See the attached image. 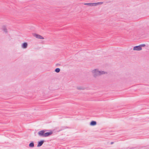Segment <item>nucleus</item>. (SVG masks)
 <instances>
[{
	"label": "nucleus",
	"instance_id": "0eeeda50",
	"mask_svg": "<svg viewBox=\"0 0 149 149\" xmlns=\"http://www.w3.org/2000/svg\"><path fill=\"white\" fill-rule=\"evenodd\" d=\"M44 142V141L43 140H42L40 141L39 142L38 144L37 147H39L41 146L42 145Z\"/></svg>",
	"mask_w": 149,
	"mask_h": 149
},
{
	"label": "nucleus",
	"instance_id": "9d476101",
	"mask_svg": "<svg viewBox=\"0 0 149 149\" xmlns=\"http://www.w3.org/2000/svg\"><path fill=\"white\" fill-rule=\"evenodd\" d=\"M2 29L5 33L7 32V29L5 26H2Z\"/></svg>",
	"mask_w": 149,
	"mask_h": 149
},
{
	"label": "nucleus",
	"instance_id": "f257e3e1",
	"mask_svg": "<svg viewBox=\"0 0 149 149\" xmlns=\"http://www.w3.org/2000/svg\"><path fill=\"white\" fill-rule=\"evenodd\" d=\"M93 76L96 78L98 77L105 74H107L106 72L104 71L100 70L97 69H95L92 71Z\"/></svg>",
	"mask_w": 149,
	"mask_h": 149
},
{
	"label": "nucleus",
	"instance_id": "4468645a",
	"mask_svg": "<svg viewBox=\"0 0 149 149\" xmlns=\"http://www.w3.org/2000/svg\"><path fill=\"white\" fill-rule=\"evenodd\" d=\"M113 143H114V142H111L110 143V144H111V145L113 144Z\"/></svg>",
	"mask_w": 149,
	"mask_h": 149
},
{
	"label": "nucleus",
	"instance_id": "423d86ee",
	"mask_svg": "<svg viewBox=\"0 0 149 149\" xmlns=\"http://www.w3.org/2000/svg\"><path fill=\"white\" fill-rule=\"evenodd\" d=\"M28 46V44L26 42L23 43L21 45V47L23 49H26Z\"/></svg>",
	"mask_w": 149,
	"mask_h": 149
},
{
	"label": "nucleus",
	"instance_id": "ddd939ff",
	"mask_svg": "<svg viewBox=\"0 0 149 149\" xmlns=\"http://www.w3.org/2000/svg\"><path fill=\"white\" fill-rule=\"evenodd\" d=\"M139 46H141V48H142V47H144L146 45L145 44H142V45H139Z\"/></svg>",
	"mask_w": 149,
	"mask_h": 149
},
{
	"label": "nucleus",
	"instance_id": "f03ea898",
	"mask_svg": "<svg viewBox=\"0 0 149 149\" xmlns=\"http://www.w3.org/2000/svg\"><path fill=\"white\" fill-rule=\"evenodd\" d=\"M47 131L46 130H43L39 131L38 134V135L41 137H46L52 135L53 132L52 131L49 132H46Z\"/></svg>",
	"mask_w": 149,
	"mask_h": 149
},
{
	"label": "nucleus",
	"instance_id": "20e7f679",
	"mask_svg": "<svg viewBox=\"0 0 149 149\" xmlns=\"http://www.w3.org/2000/svg\"><path fill=\"white\" fill-rule=\"evenodd\" d=\"M33 36L38 39H44V38L42 36H41V35H40L36 33L33 34Z\"/></svg>",
	"mask_w": 149,
	"mask_h": 149
},
{
	"label": "nucleus",
	"instance_id": "1a4fd4ad",
	"mask_svg": "<svg viewBox=\"0 0 149 149\" xmlns=\"http://www.w3.org/2000/svg\"><path fill=\"white\" fill-rule=\"evenodd\" d=\"M77 89L79 90H84L85 89V88L82 86H79L77 87Z\"/></svg>",
	"mask_w": 149,
	"mask_h": 149
},
{
	"label": "nucleus",
	"instance_id": "6e6552de",
	"mask_svg": "<svg viewBox=\"0 0 149 149\" xmlns=\"http://www.w3.org/2000/svg\"><path fill=\"white\" fill-rule=\"evenodd\" d=\"M96 124H97V123L96 121H91V123H90V125H92V126H94V125H96Z\"/></svg>",
	"mask_w": 149,
	"mask_h": 149
},
{
	"label": "nucleus",
	"instance_id": "f8f14e48",
	"mask_svg": "<svg viewBox=\"0 0 149 149\" xmlns=\"http://www.w3.org/2000/svg\"><path fill=\"white\" fill-rule=\"evenodd\" d=\"M60 68H57L55 69V71L57 73H58V72H59L60 71Z\"/></svg>",
	"mask_w": 149,
	"mask_h": 149
},
{
	"label": "nucleus",
	"instance_id": "7ed1b4c3",
	"mask_svg": "<svg viewBox=\"0 0 149 149\" xmlns=\"http://www.w3.org/2000/svg\"><path fill=\"white\" fill-rule=\"evenodd\" d=\"M103 3L102 2H98L93 3H85L84 4L85 5H87L90 7L95 6L98 5H101Z\"/></svg>",
	"mask_w": 149,
	"mask_h": 149
},
{
	"label": "nucleus",
	"instance_id": "9b49d317",
	"mask_svg": "<svg viewBox=\"0 0 149 149\" xmlns=\"http://www.w3.org/2000/svg\"><path fill=\"white\" fill-rule=\"evenodd\" d=\"M30 147L33 148L34 147V143L33 142L30 143L29 145Z\"/></svg>",
	"mask_w": 149,
	"mask_h": 149
},
{
	"label": "nucleus",
	"instance_id": "39448f33",
	"mask_svg": "<svg viewBox=\"0 0 149 149\" xmlns=\"http://www.w3.org/2000/svg\"><path fill=\"white\" fill-rule=\"evenodd\" d=\"M133 50L134 51H140L142 50V48H141V46L139 45L134 47Z\"/></svg>",
	"mask_w": 149,
	"mask_h": 149
}]
</instances>
